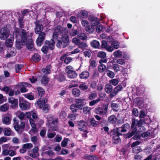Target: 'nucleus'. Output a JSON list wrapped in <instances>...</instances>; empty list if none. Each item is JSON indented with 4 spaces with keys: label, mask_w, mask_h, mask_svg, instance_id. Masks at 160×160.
Masks as SVG:
<instances>
[{
    "label": "nucleus",
    "mask_w": 160,
    "mask_h": 160,
    "mask_svg": "<svg viewBox=\"0 0 160 160\" xmlns=\"http://www.w3.org/2000/svg\"><path fill=\"white\" fill-rule=\"evenodd\" d=\"M64 33L59 36V38L56 39H57L56 46L58 48L65 47L68 43L69 38L68 35Z\"/></svg>",
    "instance_id": "nucleus-2"
},
{
    "label": "nucleus",
    "mask_w": 160,
    "mask_h": 160,
    "mask_svg": "<svg viewBox=\"0 0 160 160\" xmlns=\"http://www.w3.org/2000/svg\"><path fill=\"white\" fill-rule=\"evenodd\" d=\"M68 141V138H64L62 142L61 143V146L63 147H65L67 145V142Z\"/></svg>",
    "instance_id": "nucleus-63"
},
{
    "label": "nucleus",
    "mask_w": 160,
    "mask_h": 160,
    "mask_svg": "<svg viewBox=\"0 0 160 160\" xmlns=\"http://www.w3.org/2000/svg\"><path fill=\"white\" fill-rule=\"evenodd\" d=\"M51 66L50 65H48L46 67V68H43L42 71L45 74H49L51 72Z\"/></svg>",
    "instance_id": "nucleus-31"
},
{
    "label": "nucleus",
    "mask_w": 160,
    "mask_h": 160,
    "mask_svg": "<svg viewBox=\"0 0 160 160\" xmlns=\"http://www.w3.org/2000/svg\"><path fill=\"white\" fill-rule=\"evenodd\" d=\"M32 33H30L28 35V33L26 31L23 29H22L21 32H19V29L16 28V29L15 36L16 38L20 40L22 42L25 44L29 38H31L32 36Z\"/></svg>",
    "instance_id": "nucleus-1"
},
{
    "label": "nucleus",
    "mask_w": 160,
    "mask_h": 160,
    "mask_svg": "<svg viewBox=\"0 0 160 160\" xmlns=\"http://www.w3.org/2000/svg\"><path fill=\"white\" fill-rule=\"evenodd\" d=\"M67 30L66 28H63L60 26H57L55 28L54 32L52 35V38L53 39H57L58 34L61 35L67 32Z\"/></svg>",
    "instance_id": "nucleus-5"
},
{
    "label": "nucleus",
    "mask_w": 160,
    "mask_h": 160,
    "mask_svg": "<svg viewBox=\"0 0 160 160\" xmlns=\"http://www.w3.org/2000/svg\"><path fill=\"white\" fill-rule=\"evenodd\" d=\"M72 42L78 46L80 42V40L77 37L74 38L72 40Z\"/></svg>",
    "instance_id": "nucleus-57"
},
{
    "label": "nucleus",
    "mask_w": 160,
    "mask_h": 160,
    "mask_svg": "<svg viewBox=\"0 0 160 160\" xmlns=\"http://www.w3.org/2000/svg\"><path fill=\"white\" fill-rule=\"evenodd\" d=\"M112 86L110 84H107L105 86V90L107 93H109L112 91Z\"/></svg>",
    "instance_id": "nucleus-30"
},
{
    "label": "nucleus",
    "mask_w": 160,
    "mask_h": 160,
    "mask_svg": "<svg viewBox=\"0 0 160 160\" xmlns=\"http://www.w3.org/2000/svg\"><path fill=\"white\" fill-rule=\"evenodd\" d=\"M85 158L88 160H97V158L95 155H86Z\"/></svg>",
    "instance_id": "nucleus-44"
},
{
    "label": "nucleus",
    "mask_w": 160,
    "mask_h": 160,
    "mask_svg": "<svg viewBox=\"0 0 160 160\" xmlns=\"http://www.w3.org/2000/svg\"><path fill=\"white\" fill-rule=\"evenodd\" d=\"M113 56L117 58H120L122 56V52L120 50H117L114 52L113 53Z\"/></svg>",
    "instance_id": "nucleus-35"
},
{
    "label": "nucleus",
    "mask_w": 160,
    "mask_h": 160,
    "mask_svg": "<svg viewBox=\"0 0 160 160\" xmlns=\"http://www.w3.org/2000/svg\"><path fill=\"white\" fill-rule=\"evenodd\" d=\"M91 45L92 47L95 48H98L100 46L99 42L96 40L92 41L91 43Z\"/></svg>",
    "instance_id": "nucleus-34"
},
{
    "label": "nucleus",
    "mask_w": 160,
    "mask_h": 160,
    "mask_svg": "<svg viewBox=\"0 0 160 160\" xmlns=\"http://www.w3.org/2000/svg\"><path fill=\"white\" fill-rule=\"evenodd\" d=\"M104 27L102 25L100 24L97 25L96 28V31L98 32H100L102 31Z\"/></svg>",
    "instance_id": "nucleus-56"
},
{
    "label": "nucleus",
    "mask_w": 160,
    "mask_h": 160,
    "mask_svg": "<svg viewBox=\"0 0 160 160\" xmlns=\"http://www.w3.org/2000/svg\"><path fill=\"white\" fill-rule=\"evenodd\" d=\"M54 40L51 39L49 41H46L45 42L46 46L42 47V51L44 53H47L48 52V48L51 50H53L54 47Z\"/></svg>",
    "instance_id": "nucleus-6"
},
{
    "label": "nucleus",
    "mask_w": 160,
    "mask_h": 160,
    "mask_svg": "<svg viewBox=\"0 0 160 160\" xmlns=\"http://www.w3.org/2000/svg\"><path fill=\"white\" fill-rule=\"evenodd\" d=\"M102 47L105 49L106 50L109 52H112L114 49L113 47L111 46L108 45L107 42L105 41H103L102 42Z\"/></svg>",
    "instance_id": "nucleus-16"
},
{
    "label": "nucleus",
    "mask_w": 160,
    "mask_h": 160,
    "mask_svg": "<svg viewBox=\"0 0 160 160\" xmlns=\"http://www.w3.org/2000/svg\"><path fill=\"white\" fill-rule=\"evenodd\" d=\"M77 124L79 127V129L81 131H82L83 129L82 128L86 126V122L83 120H80L77 122Z\"/></svg>",
    "instance_id": "nucleus-25"
},
{
    "label": "nucleus",
    "mask_w": 160,
    "mask_h": 160,
    "mask_svg": "<svg viewBox=\"0 0 160 160\" xmlns=\"http://www.w3.org/2000/svg\"><path fill=\"white\" fill-rule=\"evenodd\" d=\"M4 134L6 135L9 136L11 133L12 131L9 128H5L4 129Z\"/></svg>",
    "instance_id": "nucleus-53"
},
{
    "label": "nucleus",
    "mask_w": 160,
    "mask_h": 160,
    "mask_svg": "<svg viewBox=\"0 0 160 160\" xmlns=\"http://www.w3.org/2000/svg\"><path fill=\"white\" fill-rule=\"evenodd\" d=\"M109 82L113 86L117 85L119 82L118 80L116 79H112L109 81Z\"/></svg>",
    "instance_id": "nucleus-59"
},
{
    "label": "nucleus",
    "mask_w": 160,
    "mask_h": 160,
    "mask_svg": "<svg viewBox=\"0 0 160 160\" xmlns=\"http://www.w3.org/2000/svg\"><path fill=\"white\" fill-rule=\"evenodd\" d=\"M52 130L54 131L55 130L54 129V128H50L48 130V132L47 133V136L48 138H53L56 134V133L54 132H51V131Z\"/></svg>",
    "instance_id": "nucleus-28"
},
{
    "label": "nucleus",
    "mask_w": 160,
    "mask_h": 160,
    "mask_svg": "<svg viewBox=\"0 0 160 160\" xmlns=\"http://www.w3.org/2000/svg\"><path fill=\"white\" fill-rule=\"evenodd\" d=\"M12 118V115L8 113L2 116V122L5 124L8 125L11 123Z\"/></svg>",
    "instance_id": "nucleus-9"
},
{
    "label": "nucleus",
    "mask_w": 160,
    "mask_h": 160,
    "mask_svg": "<svg viewBox=\"0 0 160 160\" xmlns=\"http://www.w3.org/2000/svg\"><path fill=\"white\" fill-rule=\"evenodd\" d=\"M18 86L22 87L20 89V91L22 93L28 91V90L26 88V87L31 86L30 84L27 82L20 83Z\"/></svg>",
    "instance_id": "nucleus-14"
},
{
    "label": "nucleus",
    "mask_w": 160,
    "mask_h": 160,
    "mask_svg": "<svg viewBox=\"0 0 160 160\" xmlns=\"http://www.w3.org/2000/svg\"><path fill=\"white\" fill-rule=\"evenodd\" d=\"M49 80V78L46 76H43L41 80L42 83L44 85L47 84Z\"/></svg>",
    "instance_id": "nucleus-38"
},
{
    "label": "nucleus",
    "mask_w": 160,
    "mask_h": 160,
    "mask_svg": "<svg viewBox=\"0 0 160 160\" xmlns=\"http://www.w3.org/2000/svg\"><path fill=\"white\" fill-rule=\"evenodd\" d=\"M65 71L67 75H68L70 72H71L74 70L73 68L71 66H68L66 67L65 69Z\"/></svg>",
    "instance_id": "nucleus-46"
},
{
    "label": "nucleus",
    "mask_w": 160,
    "mask_h": 160,
    "mask_svg": "<svg viewBox=\"0 0 160 160\" xmlns=\"http://www.w3.org/2000/svg\"><path fill=\"white\" fill-rule=\"evenodd\" d=\"M111 107L114 110L117 111L119 109V105L118 104L116 103H112L111 104Z\"/></svg>",
    "instance_id": "nucleus-52"
},
{
    "label": "nucleus",
    "mask_w": 160,
    "mask_h": 160,
    "mask_svg": "<svg viewBox=\"0 0 160 160\" xmlns=\"http://www.w3.org/2000/svg\"><path fill=\"white\" fill-rule=\"evenodd\" d=\"M116 62L118 64L121 65H123L125 64L126 61L125 59L123 58H119L117 60Z\"/></svg>",
    "instance_id": "nucleus-54"
},
{
    "label": "nucleus",
    "mask_w": 160,
    "mask_h": 160,
    "mask_svg": "<svg viewBox=\"0 0 160 160\" xmlns=\"http://www.w3.org/2000/svg\"><path fill=\"white\" fill-rule=\"evenodd\" d=\"M107 40L108 42H111V45L113 48L118 49L119 47V43L117 41L113 40V38L112 37H108L107 38Z\"/></svg>",
    "instance_id": "nucleus-13"
},
{
    "label": "nucleus",
    "mask_w": 160,
    "mask_h": 160,
    "mask_svg": "<svg viewBox=\"0 0 160 160\" xmlns=\"http://www.w3.org/2000/svg\"><path fill=\"white\" fill-rule=\"evenodd\" d=\"M79 88L82 90H85L88 88V86L85 83H82L79 85Z\"/></svg>",
    "instance_id": "nucleus-60"
},
{
    "label": "nucleus",
    "mask_w": 160,
    "mask_h": 160,
    "mask_svg": "<svg viewBox=\"0 0 160 160\" xmlns=\"http://www.w3.org/2000/svg\"><path fill=\"white\" fill-rule=\"evenodd\" d=\"M57 78L58 80L60 82H63L65 79L64 75L61 73L58 74Z\"/></svg>",
    "instance_id": "nucleus-40"
},
{
    "label": "nucleus",
    "mask_w": 160,
    "mask_h": 160,
    "mask_svg": "<svg viewBox=\"0 0 160 160\" xmlns=\"http://www.w3.org/2000/svg\"><path fill=\"white\" fill-rule=\"evenodd\" d=\"M106 73L107 75L111 78H112L114 77L115 74L111 71L107 70L106 71Z\"/></svg>",
    "instance_id": "nucleus-45"
},
{
    "label": "nucleus",
    "mask_w": 160,
    "mask_h": 160,
    "mask_svg": "<svg viewBox=\"0 0 160 160\" xmlns=\"http://www.w3.org/2000/svg\"><path fill=\"white\" fill-rule=\"evenodd\" d=\"M23 43H24L20 40H18V38H16V46L18 49L22 48V46L23 45Z\"/></svg>",
    "instance_id": "nucleus-42"
},
{
    "label": "nucleus",
    "mask_w": 160,
    "mask_h": 160,
    "mask_svg": "<svg viewBox=\"0 0 160 160\" xmlns=\"http://www.w3.org/2000/svg\"><path fill=\"white\" fill-rule=\"evenodd\" d=\"M41 57L38 54H35L32 57V59L35 62H39L41 60Z\"/></svg>",
    "instance_id": "nucleus-33"
},
{
    "label": "nucleus",
    "mask_w": 160,
    "mask_h": 160,
    "mask_svg": "<svg viewBox=\"0 0 160 160\" xmlns=\"http://www.w3.org/2000/svg\"><path fill=\"white\" fill-rule=\"evenodd\" d=\"M38 148L37 147H35L31 151L30 156L33 158L36 157L38 155Z\"/></svg>",
    "instance_id": "nucleus-23"
},
{
    "label": "nucleus",
    "mask_w": 160,
    "mask_h": 160,
    "mask_svg": "<svg viewBox=\"0 0 160 160\" xmlns=\"http://www.w3.org/2000/svg\"><path fill=\"white\" fill-rule=\"evenodd\" d=\"M97 96V95L96 92H92L89 95V99L90 100H92L95 99Z\"/></svg>",
    "instance_id": "nucleus-58"
},
{
    "label": "nucleus",
    "mask_w": 160,
    "mask_h": 160,
    "mask_svg": "<svg viewBox=\"0 0 160 160\" xmlns=\"http://www.w3.org/2000/svg\"><path fill=\"white\" fill-rule=\"evenodd\" d=\"M27 41L28 42H26L25 44H26L28 49L31 51H33L34 50V48L32 39L31 38H29Z\"/></svg>",
    "instance_id": "nucleus-18"
},
{
    "label": "nucleus",
    "mask_w": 160,
    "mask_h": 160,
    "mask_svg": "<svg viewBox=\"0 0 160 160\" xmlns=\"http://www.w3.org/2000/svg\"><path fill=\"white\" fill-rule=\"evenodd\" d=\"M39 34L36 42L37 45L40 46L42 45L43 42L45 40L46 34L44 32H42Z\"/></svg>",
    "instance_id": "nucleus-8"
},
{
    "label": "nucleus",
    "mask_w": 160,
    "mask_h": 160,
    "mask_svg": "<svg viewBox=\"0 0 160 160\" xmlns=\"http://www.w3.org/2000/svg\"><path fill=\"white\" fill-rule=\"evenodd\" d=\"M88 20L91 22L92 25L94 26L98 24L99 23L98 19L97 18L92 16H89Z\"/></svg>",
    "instance_id": "nucleus-21"
},
{
    "label": "nucleus",
    "mask_w": 160,
    "mask_h": 160,
    "mask_svg": "<svg viewBox=\"0 0 160 160\" xmlns=\"http://www.w3.org/2000/svg\"><path fill=\"white\" fill-rule=\"evenodd\" d=\"M106 66L103 64H101L98 67V70L100 72H103L106 69Z\"/></svg>",
    "instance_id": "nucleus-43"
},
{
    "label": "nucleus",
    "mask_w": 160,
    "mask_h": 160,
    "mask_svg": "<svg viewBox=\"0 0 160 160\" xmlns=\"http://www.w3.org/2000/svg\"><path fill=\"white\" fill-rule=\"evenodd\" d=\"M9 108V105L8 104H4L0 106V111L5 112L7 111Z\"/></svg>",
    "instance_id": "nucleus-29"
},
{
    "label": "nucleus",
    "mask_w": 160,
    "mask_h": 160,
    "mask_svg": "<svg viewBox=\"0 0 160 160\" xmlns=\"http://www.w3.org/2000/svg\"><path fill=\"white\" fill-rule=\"evenodd\" d=\"M45 100H38L35 104L36 107H38L39 108L42 109L43 111L45 113L48 112L49 109V106L47 103H46Z\"/></svg>",
    "instance_id": "nucleus-4"
},
{
    "label": "nucleus",
    "mask_w": 160,
    "mask_h": 160,
    "mask_svg": "<svg viewBox=\"0 0 160 160\" xmlns=\"http://www.w3.org/2000/svg\"><path fill=\"white\" fill-rule=\"evenodd\" d=\"M72 93L75 97H78L80 94V91L79 89L74 88L72 89Z\"/></svg>",
    "instance_id": "nucleus-36"
},
{
    "label": "nucleus",
    "mask_w": 160,
    "mask_h": 160,
    "mask_svg": "<svg viewBox=\"0 0 160 160\" xmlns=\"http://www.w3.org/2000/svg\"><path fill=\"white\" fill-rule=\"evenodd\" d=\"M8 100V102L11 104L10 106L12 108H14L18 107V99L11 97L9 98Z\"/></svg>",
    "instance_id": "nucleus-12"
},
{
    "label": "nucleus",
    "mask_w": 160,
    "mask_h": 160,
    "mask_svg": "<svg viewBox=\"0 0 160 160\" xmlns=\"http://www.w3.org/2000/svg\"><path fill=\"white\" fill-rule=\"evenodd\" d=\"M117 118L115 116L112 115L108 118V122L114 124L116 123Z\"/></svg>",
    "instance_id": "nucleus-26"
},
{
    "label": "nucleus",
    "mask_w": 160,
    "mask_h": 160,
    "mask_svg": "<svg viewBox=\"0 0 160 160\" xmlns=\"http://www.w3.org/2000/svg\"><path fill=\"white\" fill-rule=\"evenodd\" d=\"M10 31L7 27H4L2 28L0 32V38L2 40H4L9 36Z\"/></svg>",
    "instance_id": "nucleus-7"
},
{
    "label": "nucleus",
    "mask_w": 160,
    "mask_h": 160,
    "mask_svg": "<svg viewBox=\"0 0 160 160\" xmlns=\"http://www.w3.org/2000/svg\"><path fill=\"white\" fill-rule=\"evenodd\" d=\"M108 106L105 105L104 108L97 107L95 108V112L98 114L105 115L107 112Z\"/></svg>",
    "instance_id": "nucleus-11"
},
{
    "label": "nucleus",
    "mask_w": 160,
    "mask_h": 160,
    "mask_svg": "<svg viewBox=\"0 0 160 160\" xmlns=\"http://www.w3.org/2000/svg\"><path fill=\"white\" fill-rule=\"evenodd\" d=\"M13 44V40L11 39H9L6 41V45L9 47H11Z\"/></svg>",
    "instance_id": "nucleus-50"
},
{
    "label": "nucleus",
    "mask_w": 160,
    "mask_h": 160,
    "mask_svg": "<svg viewBox=\"0 0 160 160\" xmlns=\"http://www.w3.org/2000/svg\"><path fill=\"white\" fill-rule=\"evenodd\" d=\"M16 114L20 119H23L25 117V114L21 111H18L16 112Z\"/></svg>",
    "instance_id": "nucleus-39"
},
{
    "label": "nucleus",
    "mask_w": 160,
    "mask_h": 160,
    "mask_svg": "<svg viewBox=\"0 0 160 160\" xmlns=\"http://www.w3.org/2000/svg\"><path fill=\"white\" fill-rule=\"evenodd\" d=\"M86 30L89 33H92L95 30L94 26L92 25L91 26L88 25L86 28Z\"/></svg>",
    "instance_id": "nucleus-32"
},
{
    "label": "nucleus",
    "mask_w": 160,
    "mask_h": 160,
    "mask_svg": "<svg viewBox=\"0 0 160 160\" xmlns=\"http://www.w3.org/2000/svg\"><path fill=\"white\" fill-rule=\"evenodd\" d=\"M129 127L130 125L129 124L126 123L123 125L122 127L118 128L116 130L118 133L117 134V135H118L119 133H121V132H126Z\"/></svg>",
    "instance_id": "nucleus-15"
},
{
    "label": "nucleus",
    "mask_w": 160,
    "mask_h": 160,
    "mask_svg": "<svg viewBox=\"0 0 160 160\" xmlns=\"http://www.w3.org/2000/svg\"><path fill=\"white\" fill-rule=\"evenodd\" d=\"M78 47L82 49V51H83L85 48L87 47V44L84 42H80L78 45Z\"/></svg>",
    "instance_id": "nucleus-49"
},
{
    "label": "nucleus",
    "mask_w": 160,
    "mask_h": 160,
    "mask_svg": "<svg viewBox=\"0 0 160 160\" xmlns=\"http://www.w3.org/2000/svg\"><path fill=\"white\" fill-rule=\"evenodd\" d=\"M78 37L79 38L81 39L82 40H86L87 37V36L85 34L83 33L80 34L78 35Z\"/></svg>",
    "instance_id": "nucleus-64"
},
{
    "label": "nucleus",
    "mask_w": 160,
    "mask_h": 160,
    "mask_svg": "<svg viewBox=\"0 0 160 160\" xmlns=\"http://www.w3.org/2000/svg\"><path fill=\"white\" fill-rule=\"evenodd\" d=\"M29 122L32 128V129L31 130L30 132H35L37 131V130L36 128V125L34 120L32 118H30L29 119Z\"/></svg>",
    "instance_id": "nucleus-24"
},
{
    "label": "nucleus",
    "mask_w": 160,
    "mask_h": 160,
    "mask_svg": "<svg viewBox=\"0 0 160 160\" xmlns=\"http://www.w3.org/2000/svg\"><path fill=\"white\" fill-rule=\"evenodd\" d=\"M91 109L88 107H85L83 108V112L85 114H90Z\"/></svg>",
    "instance_id": "nucleus-48"
},
{
    "label": "nucleus",
    "mask_w": 160,
    "mask_h": 160,
    "mask_svg": "<svg viewBox=\"0 0 160 160\" xmlns=\"http://www.w3.org/2000/svg\"><path fill=\"white\" fill-rule=\"evenodd\" d=\"M85 101V99H76L75 102L76 107L79 109H82V107L84 105L83 103Z\"/></svg>",
    "instance_id": "nucleus-17"
},
{
    "label": "nucleus",
    "mask_w": 160,
    "mask_h": 160,
    "mask_svg": "<svg viewBox=\"0 0 160 160\" xmlns=\"http://www.w3.org/2000/svg\"><path fill=\"white\" fill-rule=\"evenodd\" d=\"M68 77L70 78H74L77 76V73L74 71L70 72L69 74L67 75Z\"/></svg>",
    "instance_id": "nucleus-51"
},
{
    "label": "nucleus",
    "mask_w": 160,
    "mask_h": 160,
    "mask_svg": "<svg viewBox=\"0 0 160 160\" xmlns=\"http://www.w3.org/2000/svg\"><path fill=\"white\" fill-rule=\"evenodd\" d=\"M48 120L50 126H52V124L55 125L58 122V119L56 118L54 119L52 116H48Z\"/></svg>",
    "instance_id": "nucleus-22"
},
{
    "label": "nucleus",
    "mask_w": 160,
    "mask_h": 160,
    "mask_svg": "<svg viewBox=\"0 0 160 160\" xmlns=\"http://www.w3.org/2000/svg\"><path fill=\"white\" fill-rule=\"evenodd\" d=\"M37 89L39 93V96L42 97L44 93L45 92L44 90L40 87L37 88Z\"/></svg>",
    "instance_id": "nucleus-62"
},
{
    "label": "nucleus",
    "mask_w": 160,
    "mask_h": 160,
    "mask_svg": "<svg viewBox=\"0 0 160 160\" xmlns=\"http://www.w3.org/2000/svg\"><path fill=\"white\" fill-rule=\"evenodd\" d=\"M23 65L22 64H17L15 66L16 71L17 73H18L21 68L23 67Z\"/></svg>",
    "instance_id": "nucleus-61"
},
{
    "label": "nucleus",
    "mask_w": 160,
    "mask_h": 160,
    "mask_svg": "<svg viewBox=\"0 0 160 160\" xmlns=\"http://www.w3.org/2000/svg\"><path fill=\"white\" fill-rule=\"evenodd\" d=\"M18 21L19 27L21 28H22L24 25V21L23 18H22L19 17Z\"/></svg>",
    "instance_id": "nucleus-47"
},
{
    "label": "nucleus",
    "mask_w": 160,
    "mask_h": 160,
    "mask_svg": "<svg viewBox=\"0 0 160 160\" xmlns=\"http://www.w3.org/2000/svg\"><path fill=\"white\" fill-rule=\"evenodd\" d=\"M122 66H120L118 64H114L112 65V68L115 72H117L120 71V68Z\"/></svg>",
    "instance_id": "nucleus-41"
},
{
    "label": "nucleus",
    "mask_w": 160,
    "mask_h": 160,
    "mask_svg": "<svg viewBox=\"0 0 160 160\" xmlns=\"http://www.w3.org/2000/svg\"><path fill=\"white\" fill-rule=\"evenodd\" d=\"M113 140L114 142L115 143H118L119 142H120L121 141L119 137V136L121 134L120 133H119L118 135H117V134L118 133L117 131H113Z\"/></svg>",
    "instance_id": "nucleus-19"
},
{
    "label": "nucleus",
    "mask_w": 160,
    "mask_h": 160,
    "mask_svg": "<svg viewBox=\"0 0 160 160\" xmlns=\"http://www.w3.org/2000/svg\"><path fill=\"white\" fill-rule=\"evenodd\" d=\"M106 53L105 52L103 51H100L98 52L97 56L102 58H104L106 56Z\"/></svg>",
    "instance_id": "nucleus-55"
},
{
    "label": "nucleus",
    "mask_w": 160,
    "mask_h": 160,
    "mask_svg": "<svg viewBox=\"0 0 160 160\" xmlns=\"http://www.w3.org/2000/svg\"><path fill=\"white\" fill-rule=\"evenodd\" d=\"M90 65L89 67V70L93 68L96 67V62L92 59H91L89 61Z\"/></svg>",
    "instance_id": "nucleus-37"
},
{
    "label": "nucleus",
    "mask_w": 160,
    "mask_h": 160,
    "mask_svg": "<svg viewBox=\"0 0 160 160\" xmlns=\"http://www.w3.org/2000/svg\"><path fill=\"white\" fill-rule=\"evenodd\" d=\"M131 125V129L132 130L131 133H128L127 135V137L128 138L131 137L134 135L137 130V127H140L141 125V122L138 119H136L135 118H132V120Z\"/></svg>",
    "instance_id": "nucleus-3"
},
{
    "label": "nucleus",
    "mask_w": 160,
    "mask_h": 160,
    "mask_svg": "<svg viewBox=\"0 0 160 160\" xmlns=\"http://www.w3.org/2000/svg\"><path fill=\"white\" fill-rule=\"evenodd\" d=\"M19 107L22 110H28L30 108V104L26 101L19 100Z\"/></svg>",
    "instance_id": "nucleus-10"
},
{
    "label": "nucleus",
    "mask_w": 160,
    "mask_h": 160,
    "mask_svg": "<svg viewBox=\"0 0 160 160\" xmlns=\"http://www.w3.org/2000/svg\"><path fill=\"white\" fill-rule=\"evenodd\" d=\"M43 29V26L41 24L36 23V28H35V32L37 34L40 33Z\"/></svg>",
    "instance_id": "nucleus-20"
},
{
    "label": "nucleus",
    "mask_w": 160,
    "mask_h": 160,
    "mask_svg": "<svg viewBox=\"0 0 160 160\" xmlns=\"http://www.w3.org/2000/svg\"><path fill=\"white\" fill-rule=\"evenodd\" d=\"M89 76V73L87 71L82 72L79 75V77L81 79H87Z\"/></svg>",
    "instance_id": "nucleus-27"
}]
</instances>
